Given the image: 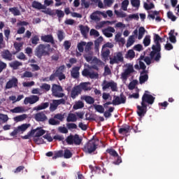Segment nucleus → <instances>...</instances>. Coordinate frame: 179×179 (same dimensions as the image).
I'll return each mask as SVG.
<instances>
[{
  "mask_svg": "<svg viewBox=\"0 0 179 179\" xmlns=\"http://www.w3.org/2000/svg\"><path fill=\"white\" fill-rule=\"evenodd\" d=\"M164 41H166V38L160 37L157 34H154V43H155V45L152 46V51L150 52V57L154 58L155 55H156L155 58V62H159L162 58V53H160L162 45H160V43Z\"/></svg>",
  "mask_w": 179,
  "mask_h": 179,
  "instance_id": "nucleus-1",
  "label": "nucleus"
},
{
  "mask_svg": "<svg viewBox=\"0 0 179 179\" xmlns=\"http://www.w3.org/2000/svg\"><path fill=\"white\" fill-rule=\"evenodd\" d=\"M51 50V45L50 44H39L35 49V55L39 59L43 57L50 56V50Z\"/></svg>",
  "mask_w": 179,
  "mask_h": 179,
  "instance_id": "nucleus-2",
  "label": "nucleus"
},
{
  "mask_svg": "<svg viewBox=\"0 0 179 179\" xmlns=\"http://www.w3.org/2000/svg\"><path fill=\"white\" fill-rule=\"evenodd\" d=\"M97 142H99V139L89 141L87 143L85 144L83 148V152H85V153H88V155L94 153L97 149V146H99Z\"/></svg>",
  "mask_w": 179,
  "mask_h": 179,
  "instance_id": "nucleus-3",
  "label": "nucleus"
},
{
  "mask_svg": "<svg viewBox=\"0 0 179 179\" xmlns=\"http://www.w3.org/2000/svg\"><path fill=\"white\" fill-rule=\"evenodd\" d=\"M62 92H64L62 86L57 84H53L52 85V94L54 97L57 99H62V97H65V94Z\"/></svg>",
  "mask_w": 179,
  "mask_h": 179,
  "instance_id": "nucleus-4",
  "label": "nucleus"
},
{
  "mask_svg": "<svg viewBox=\"0 0 179 179\" xmlns=\"http://www.w3.org/2000/svg\"><path fill=\"white\" fill-rule=\"evenodd\" d=\"M93 45V42L86 43L85 45V52L84 58L87 62H90L93 59V51H92V46Z\"/></svg>",
  "mask_w": 179,
  "mask_h": 179,
  "instance_id": "nucleus-5",
  "label": "nucleus"
},
{
  "mask_svg": "<svg viewBox=\"0 0 179 179\" xmlns=\"http://www.w3.org/2000/svg\"><path fill=\"white\" fill-rule=\"evenodd\" d=\"M67 145H79L82 143V138L79 137V134H75L67 136L66 138Z\"/></svg>",
  "mask_w": 179,
  "mask_h": 179,
  "instance_id": "nucleus-6",
  "label": "nucleus"
},
{
  "mask_svg": "<svg viewBox=\"0 0 179 179\" xmlns=\"http://www.w3.org/2000/svg\"><path fill=\"white\" fill-rule=\"evenodd\" d=\"M127 103V96L124 93H121L120 96L114 95L112 103L113 106H120V104H125Z\"/></svg>",
  "mask_w": 179,
  "mask_h": 179,
  "instance_id": "nucleus-7",
  "label": "nucleus"
},
{
  "mask_svg": "<svg viewBox=\"0 0 179 179\" xmlns=\"http://www.w3.org/2000/svg\"><path fill=\"white\" fill-rule=\"evenodd\" d=\"M155 97L150 94H143L141 98V103L152 106L155 103Z\"/></svg>",
  "mask_w": 179,
  "mask_h": 179,
  "instance_id": "nucleus-8",
  "label": "nucleus"
},
{
  "mask_svg": "<svg viewBox=\"0 0 179 179\" xmlns=\"http://www.w3.org/2000/svg\"><path fill=\"white\" fill-rule=\"evenodd\" d=\"M111 89L112 92H117V83H114V81L111 82H107L106 80H104L102 83V90H107V89Z\"/></svg>",
  "mask_w": 179,
  "mask_h": 179,
  "instance_id": "nucleus-9",
  "label": "nucleus"
},
{
  "mask_svg": "<svg viewBox=\"0 0 179 179\" xmlns=\"http://www.w3.org/2000/svg\"><path fill=\"white\" fill-rule=\"evenodd\" d=\"M120 62H124V56H122V52H117L113 57H110V65H114V64H120Z\"/></svg>",
  "mask_w": 179,
  "mask_h": 179,
  "instance_id": "nucleus-10",
  "label": "nucleus"
},
{
  "mask_svg": "<svg viewBox=\"0 0 179 179\" xmlns=\"http://www.w3.org/2000/svg\"><path fill=\"white\" fill-rule=\"evenodd\" d=\"M135 70L134 69V66L132 64H129L127 68L121 74V79L122 80H127L131 73H134Z\"/></svg>",
  "mask_w": 179,
  "mask_h": 179,
  "instance_id": "nucleus-11",
  "label": "nucleus"
},
{
  "mask_svg": "<svg viewBox=\"0 0 179 179\" xmlns=\"http://www.w3.org/2000/svg\"><path fill=\"white\" fill-rule=\"evenodd\" d=\"M65 70V65H62L59 67H57L56 71L55 72L57 78H58L59 80H64L66 79L65 74L64 73V71Z\"/></svg>",
  "mask_w": 179,
  "mask_h": 179,
  "instance_id": "nucleus-12",
  "label": "nucleus"
},
{
  "mask_svg": "<svg viewBox=\"0 0 179 179\" xmlns=\"http://www.w3.org/2000/svg\"><path fill=\"white\" fill-rule=\"evenodd\" d=\"M146 113H148V104L141 103V106H137V114L138 117H145Z\"/></svg>",
  "mask_w": 179,
  "mask_h": 179,
  "instance_id": "nucleus-13",
  "label": "nucleus"
},
{
  "mask_svg": "<svg viewBox=\"0 0 179 179\" xmlns=\"http://www.w3.org/2000/svg\"><path fill=\"white\" fill-rule=\"evenodd\" d=\"M40 100V97L37 95H32L30 97H26L24 100V104L27 105V104H34L37 103Z\"/></svg>",
  "mask_w": 179,
  "mask_h": 179,
  "instance_id": "nucleus-14",
  "label": "nucleus"
},
{
  "mask_svg": "<svg viewBox=\"0 0 179 179\" xmlns=\"http://www.w3.org/2000/svg\"><path fill=\"white\" fill-rule=\"evenodd\" d=\"M79 94H82V91L78 85H76L72 88L70 96L73 100H75Z\"/></svg>",
  "mask_w": 179,
  "mask_h": 179,
  "instance_id": "nucleus-15",
  "label": "nucleus"
},
{
  "mask_svg": "<svg viewBox=\"0 0 179 179\" xmlns=\"http://www.w3.org/2000/svg\"><path fill=\"white\" fill-rule=\"evenodd\" d=\"M34 119L38 122H45V121H47V120H48L47 115H45V113H44V112H39L35 114Z\"/></svg>",
  "mask_w": 179,
  "mask_h": 179,
  "instance_id": "nucleus-16",
  "label": "nucleus"
},
{
  "mask_svg": "<svg viewBox=\"0 0 179 179\" xmlns=\"http://www.w3.org/2000/svg\"><path fill=\"white\" fill-rule=\"evenodd\" d=\"M131 129H132V127L129 126V124H124L119 129L118 132L120 135H127V134L131 132Z\"/></svg>",
  "mask_w": 179,
  "mask_h": 179,
  "instance_id": "nucleus-17",
  "label": "nucleus"
},
{
  "mask_svg": "<svg viewBox=\"0 0 179 179\" xmlns=\"http://www.w3.org/2000/svg\"><path fill=\"white\" fill-rule=\"evenodd\" d=\"M41 40L43 43H50L52 45L55 44V41H54V36L52 34L44 35L41 37Z\"/></svg>",
  "mask_w": 179,
  "mask_h": 179,
  "instance_id": "nucleus-18",
  "label": "nucleus"
},
{
  "mask_svg": "<svg viewBox=\"0 0 179 179\" xmlns=\"http://www.w3.org/2000/svg\"><path fill=\"white\" fill-rule=\"evenodd\" d=\"M17 78L14 77L6 83V89H12V87H17Z\"/></svg>",
  "mask_w": 179,
  "mask_h": 179,
  "instance_id": "nucleus-19",
  "label": "nucleus"
},
{
  "mask_svg": "<svg viewBox=\"0 0 179 179\" xmlns=\"http://www.w3.org/2000/svg\"><path fill=\"white\" fill-rule=\"evenodd\" d=\"M1 57L6 61H13V55H12L9 50H4L1 52Z\"/></svg>",
  "mask_w": 179,
  "mask_h": 179,
  "instance_id": "nucleus-20",
  "label": "nucleus"
},
{
  "mask_svg": "<svg viewBox=\"0 0 179 179\" xmlns=\"http://www.w3.org/2000/svg\"><path fill=\"white\" fill-rule=\"evenodd\" d=\"M79 71H80V66L73 67L72 70L71 71V78H73V79H78V78H79L80 75V73H79Z\"/></svg>",
  "mask_w": 179,
  "mask_h": 179,
  "instance_id": "nucleus-21",
  "label": "nucleus"
},
{
  "mask_svg": "<svg viewBox=\"0 0 179 179\" xmlns=\"http://www.w3.org/2000/svg\"><path fill=\"white\" fill-rule=\"evenodd\" d=\"M149 73H144V74H142V72L140 73V77H139V83L140 85H143L145 82H148V80L149 79V75H148Z\"/></svg>",
  "mask_w": 179,
  "mask_h": 179,
  "instance_id": "nucleus-22",
  "label": "nucleus"
},
{
  "mask_svg": "<svg viewBox=\"0 0 179 179\" xmlns=\"http://www.w3.org/2000/svg\"><path fill=\"white\" fill-rule=\"evenodd\" d=\"M50 106V103L45 102V103H42L41 105H38V106H35L34 108V110L35 111H40L41 110H45V108H48Z\"/></svg>",
  "mask_w": 179,
  "mask_h": 179,
  "instance_id": "nucleus-23",
  "label": "nucleus"
},
{
  "mask_svg": "<svg viewBox=\"0 0 179 179\" xmlns=\"http://www.w3.org/2000/svg\"><path fill=\"white\" fill-rule=\"evenodd\" d=\"M81 100H85L87 104H94V98L91 96L84 95L81 96Z\"/></svg>",
  "mask_w": 179,
  "mask_h": 179,
  "instance_id": "nucleus-24",
  "label": "nucleus"
},
{
  "mask_svg": "<svg viewBox=\"0 0 179 179\" xmlns=\"http://www.w3.org/2000/svg\"><path fill=\"white\" fill-rule=\"evenodd\" d=\"M103 13L101 11L96 10L94 13H92L90 15V19L91 20H94V22H99L100 20V17H99V15H102Z\"/></svg>",
  "mask_w": 179,
  "mask_h": 179,
  "instance_id": "nucleus-25",
  "label": "nucleus"
},
{
  "mask_svg": "<svg viewBox=\"0 0 179 179\" xmlns=\"http://www.w3.org/2000/svg\"><path fill=\"white\" fill-rule=\"evenodd\" d=\"M31 6L34 8V9H38V10L41 9H45V6H43L41 3L36 1H34L32 2Z\"/></svg>",
  "mask_w": 179,
  "mask_h": 179,
  "instance_id": "nucleus-26",
  "label": "nucleus"
},
{
  "mask_svg": "<svg viewBox=\"0 0 179 179\" xmlns=\"http://www.w3.org/2000/svg\"><path fill=\"white\" fill-rule=\"evenodd\" d=\"M80 30L83 37H86L90 30V28H89L87 26L80 25Z\"/></svg>",
  "mask_w": 179,
  "mask_h": 179,
  "instance_id": "nucleus-27",
  "label": "nucleus"
},
{
  "mask_svg": "<svg viewBox=\"0 0 179 179\" xmlns=\"http://www.w3.org/2000/svg\"><path fill=\"white\" fill-rule=\"evenodd\" d=\"M67 122H76L78 121V117L75 113H69L66 118Z\"/></svg>",
  "mask_w": 179,
  "mask_h": 179,
  "instance_id": "nucleus-28",
  "label": "nucleus"
},
{
  "mask_svg": "<svg viewBox=\"0 0 179 179\" xmlns=\"http://www.w3.org/2000/svg\"><path fill=\"white\" fill-rule=\"evenodd\" d=\"M9 12L13 15V16H20V10L17 7H12L8 9Z\"/></svg>",
  "mask_w": 179,
  "mask_h": 179,
  "instance_id": "nucleus-29",
  "label": "nucleus"
},
{
  "mask_svg": "<svg viewBox=\"0 0 179 179\" xmlns=\"http://www.w3.org/2000/svg\"><path fill=\"white\" fill-rule=\"evenodd\" d=\"M10 68H13V69H19V66H22L23 65V63L19 62V61H14L10 63Z\"/></svg>",
  "mask_w": 179,
  "mask_h": 179,
  "instance_id": "nucleus-30",
  "label": "nucleus"
},
{
  "mask_svg": "<svg viewBox=\"0 0 179 179\" xmlns=\"http://www.w3.org/2000/svg\"><path fill=\"white\" fill-rule=\"evenodd\" d=\"M139 66H140V69L142 70L141 71V75H145V73H149V70H146V65L145 63L141 60H139Z\"/></svg>",
  "mask_w": 179,
  "mask_h": 179,
  "instance_id": "nucleus-31",
  "label": "nucleus"
},
{
  "mask_svg": "<svg viewBox=\"0 0 179 179\" xmlns=\"http://www.w3.org/2000/svg\"><path fill=\"white\" fill-rule=\"evenodd\" d=\"M125 58L127 59H134L135 58V51L132 49L129 50L125 55Z\"/></svg>",
  "mask_w": 179,
  "mask_h": 179,
  "instance_id": "nucleus-32",
  "label": "nucleus"
},
{
  "mask_svg": "<svg viewBox=\"0 0 179 179\" xmlns=\"http://www.w3.org/2000/svg\"><path fill=\"white\" fill-rule=\"evenodd\" d=\"M89 83H81L78 86L79 87L81 92L83 90H90V87H88Z\"/></svg>",
  "mask_w": 179,
  "mask_h": 179,
  "instance_id": "nucleus-33",
  "label": "nucleus"
},
{
  "mask_svg": "<svg viewBox=\"0 0 179 179\" xmlns=\"http://www.w3.org/2000/svg\"><path fill=\"white\" fill-rule=\"evenodd\" d=\"M10 112L14 114L24 113V109L22 106H17V107L14 108L13 109H11Z\"/></svg>",
  "mask_w": 179,
  "mask_h": 179,
  "instance_id": "nucleus-34",
  "label": "nucleus"
},
{
  "mask_svg": "<svg viewBox=\"0 0 179 179\" xmlns=\"http://www.w3.org/2000/svg\"><path fill=\"white\" fill-rule=\"evenodd\" d=\"M101 56L103 59H108L110 57V49H103L101 51Z\"/></svg>",
  "mask_w": 179,
  "mask_h": 179,
  "instance_id": "nucleus-35",
  "label": "nucleus"
},
{
  "mask_svg": "<svg viewBox=\"0 0 179 179\" xmlns=\"http://www.w3.org/2000/svg\"><path fill=\"white\" fill-rule=\"evenodd\" d=\"M83 107H85V103L82 101H78L73 105V108L74 110H79L83 108Z\"/></svg>",
  "mask_w": 179,
  "mask_h": 179,
  "instance_id": "nucleus-36",
  "label": "nucleus"
},
{
  "mask_svg": "<svg viewBox=\"0 0 179 179\" xmlns=\"http://www.w3.org/2000/svg\"><path fill=\"white\" fill-rule=\"evenodd\" d=\"M26 118H27V115L23 114V115H20L15 117L14 120L16 122H20L21 121H24V120H26Z\"/></svg>",
  "mask_w": 179,
  "mask_h": 179,
  "instance_id": "nucleus-37",
  "label": "nucleus"
},
{
  "mask_svg": "<svg viewBox=\"0 0 179 179\" xmlns=\"http://www.w3.org/2000/svg\"><path fill=\"white\" fill-rule=\"evenodd\" d=\"M85 45H86V42L85 41H81L78 43L77 48L79 52H83V51H85Z\"/></svg>",
  "mask_w": 179,
  "mask_h": 179,
  "instance_id": "nucleus-38",
  "label": "nucleus"
},
{
  "mask_svg": "<svg viewBox=\"0 0 179 179\" xmlns=\"http://www.w3.org/2000/svg\"><path fill=\"white\" fill-rule=\"evenodd\" d=\"M57 36L58 38L59 41H62L65 38V33L63 30L57 31Z\"/></svg>",
  "mask_w": 179,
  "mask_h": 179,
  "instance_id": "nucleus-39",
  "label": "nucleus"
},
{
  "mask_svg": "<svg viewBox=\"0 0 179 179\" xmlns=\"http://www.w3.org/2000/svg\"><path fill=\"white\" fill-rule=\"evenodd\" d=\"M131 5L138 10L141 6V0H131Z\"/></svg>",
  "mask_w": 179,
  "mask_h": 179,
  "instance_id": "nucleus-40",
  "label": "nucleus"
},
{
  "mask_svg": "<svg viewBox=\"0 0 179 179\" xmlns=\"http://www.w3.org/2000/svg\"><path fill=\"white\" fill-rule=\"evenodd\" d=\"M106 152H108L110 156H113V157H117L118 156V152L113 148H108Z\"/></svg>",
  "mask_w": 179,
  "mask_h": 179,
  "instance_id": "nucleus-41",
  "label": "nucleus"
},
{
  "mask_svg": "<svg viewBox=\"0 0 179 179\" xmlns=\"http://www.w3.org/2000/svg\"><path fill=\"white\" fill-rule=\"evenodd\" d=\"M145 31H146V29H145V27H141L139 28V29H138V38L139 40H142Z\"/></svg>",
  "mask_w": 179,
  "mask_h": 179,
  "instance_id": "nucleus-42",
  "label": "nucleus"
},
{
  "mask_svg": "<svg viewBox=\"0 0 179 179\" xmlns=\"http://www.w3.org/2000/svg\"><path fill=\"white\" fill-rule=\"evenodd\" d=\"M134 43H135V36L134 35H131L129 37V39L127 42V47H131V45H134Z\"/></svg>",
  "mask_w": 179,
  "mask_h": 179,
  "instance_id": "nucleus-43",
  "label": "nucleus"
},
{
  "mask_svg": "<svg viewBox=\"0 0 179 179\" xmlns=\"http://www.w3.org/2000/svg\"><path fill=\"white\" fill-rule=\"evenodd\" d=\"M155 58H156V55H154V57H153V58H152V57L150 56V57H145L144 58V62H145V64H146L147 65H150V64H152V61H156V60L155 59Z\"/></svg>",
  "mask_w": 179,
  "mask_h": 179,
  "instance_id": "nucleus-44",
  "label": "nucleus"
},
{
  "mask_svg": "<svg viewBox=\"0 0 179 179\" xmlns=\"http://www.w3.org/2000/svg\"><path fill=\"white\" fill-rule=\"evenodd\" d=\"M29 127H30V124H23L17 127L18 131H20V132H24Z\"/></svg>",
  "mask_w": 179,
  "mask_h": 179,
  "instance_id": "nucleus-45",
  "label": "nucleus"
},
{
  "mask_svg": "<svg viewBox=\"0 0 179 179\" xmlns=\"http://www.w3.org/2000/svg\"><path fill=\"white\" fill-rule=\"evenodd\" d=\"M40 41V38L38 36L35 35L31 38V43L33 45H37L38 44V42Z\"/></svg>",
  "mask_w": 179,
  "mask_h": 179,
  "instance_id": "nucleus-46",
  "label": "nucleus"
},
{
  "mask_svg": "<svg viewBox=\"0 0 179 179\" xmlns=\"http://www.w3.org/2000/svg\"><path fill=\"white\" fill-rule=\"evenodd\" d=\"M45 134V130L41 129V127H38V129L36 131L35 134L36 138H40V136H43Z\"/></svg>",
  "mask_w": 179,
  "mask_h": 179,
  "instance_id": "nucleus-47",
  "label": "nucleus"
},
{
  "mask_svg": "<svg viewBox=\"0 0 179 179\" xmlns=\"http://www.w3.org/2000/svg\"><path fill=\"white\" fill-rule=\"evenodd\" d=\"M94 107L96 111L100 113V114H103V113H104V107H103V106L94 104Z\"/></svg>",
  "mask_w": 179,
  "mask_h": 179,
  "instance_id": "nucleus-48",
  "label": "nucleus"
},
{
  "mask_svg": "<svg viewBox=\"0 0 179 179\" xmlns=\"http://www.w3.org/2000/svg\"><path fill=\"white\" fill-rule=\"evenodd\" d=\"M143 43L145 47H149V45H150V36H145L143 41Z\"/></svg>",
  "mask_w": 179,
  "mask_h": 179,
  "instance_id": "nucleus-49",
  "label": "nucleus"
},
{
  "mask_svg": "<svg viewBox=\"0 0 179 179\" xmlns=\"http://www.w3.org/2000/svg\"><path fill=\"white\" fill-rule=\"evenodd\" d=\"M22 47H23V43H14V48L17 52H19L22 50Z\"/></svg>",
  "mask_w": 179,
  "mask_h": 179,
  "instance_id": "nucleus-50",
  "label": "nucleus"
},
{
  "mask_svg": "<svg viewBox=\"0 0 179 179\" xmlns=\"http://www.w3.org/2000/svg\"><path fill=\"white\" fill-rule=\"evenodd\" d=\"M5 47H6V44L5 43V41H3V34L0 33V50L5 48Z\"/></svg>",
  "mask_w": 179,
  "mask_h": 179,
  "instance_id": "nucleus-51",
  "label": "nucleus"
},
{
  "mask_svg": "<svg viewBox=\"0 0 179 179\" xmlns=\"http://www.w3.org/2000/svg\"><path fill=\"white\" fill-rule=\"evenodd\" d=\"M138 85V81L136 80H134L133 81L130 82L128 86L129 90H134L135 89V86Z\"/></svg>",
  "mask_w": 179,
  "mask_h": 179,
  "instance_id": "nucleus-52",
  "label": "nucleus"
},
{
  "mask_svg": "<svg viewBox=\"0 0 179 179\" xmlns=\"http://www.w3.org/2000/svg\"><path fill=\"white\" fill-rule=\"evenodd\" d=\"M58 157H64V150H59L55 153V155L52 157L53 160L58 159Z\"/></svg>",
  "mask_w": 179,
  "mask_h": 179,
  "instance_id": "nucleus-53",
  "label": "nucleus"
},
{
  "mask_svg": "<svg viewBox=\"0 0 179 179\" xmlns=\"http://www.w3.org/2000/svg\"><path fill=\"white\" fill-rule=\"evenodd\" d=\"M63 156L64 159H71V157H72V152H71V150L66 149L64 150Z\"/></svg>",
  "mask_w": 179,
  "mask_h": 179,
  "instance_id": "nucleus-54",
  "label": "nucleus"
},
{
  "mask_svg": "<svg viewBox=\"0 0 179 179\" xmlns=\"http://www.w3.org/2000/svg\"><path fill=\"white\" fill-rule=\"evenodd\" d=\"M128 5H129V0H124L122 2V9L123 10H128Z\"/></svg>",
  "mask_w": 179,
  "mask_h": 179,
  "instance_id": "nucleus-55",
  "label": "nucleus"
},
{
  "mask_svg": "<svg viewBox=\"0 0 179 179\" xmlns=\"http://www.w3.org/2000/svg\"><path fill=\"white\" fill-rule=\"evenodd\" d=\"M155 8V4L153 3L150 2V4L148 3H144V8L145 10H150V9H153Z\"/></svg>",
  "mask_w": 179,
  "mask_h": 179,
  "instance_id": "nucleus-56",
  "label": "nucleus"
},
{
  "mask_svg": "<svg viewBox=\"0 0 179 179\" xmlns=\"http://www.w3.org/2000/svg\"><path fill=\"white\" fill-rule=\"evenodd\" d=\"M48 123L50 125H59L60 122L59 120H55V118H50L48 120Z\"/></svg>",
  "mask_w": 179,
  "mask_h": 179,
  "instance_id": "nucleus-57",
  "label": "nucleus"
},
{
  "mask_svg": "<svg viewBox=\"0 0 179 179\" xmlns=\"http://www.w3.org/2000/svg\"><path fill=\"white\" fill-rule=\"evenodd\" d=\"M81 6L85 9H88L90 6V3L86 0H81Z\"/></svg>",
  "mask_w": 179,
  "mask_h": 179,
  "instance_id": "nucleus-58",
  "label": "nucleus"
},
{
  "mask_svg": "<svg viewBox=\"0 0 179 179\" xmlns=\"http://www.w3.org/2000/svg\"><path fill=\"white\" fill-rule=\"evenodd\" d=\"M58 108V105L57 104V102H55V100L52 101V103H50V111H55Z\"/></svg>",
  "mask_w": 179,
  "mask_h": 179,
  "instance_id": "nucleus-59",
  "label": "nucleus"
},
{
  "mask_svg": "<svg viewBox=\"0 0 179 179\" xmlns=\"http://www.w3.org/2000/svg\"><path fill=\"white\" fill-rule=\"evenodd\" d=\"M66 127L68 129H77L78 125H76L75 123H67Z\"/></svg>",
  "mask_w": 179,
  "mask_h": 179,
  "instance_id": "nucleus-60",
  "label": "nucleus"
},
{
  "mask_svg": "<svg viewBox=\"0 0 179 179\" xmlns=\"http://www.w3.org/2000/svg\"><path fill=\"white\" fill-rule=\"evenodd\" d=\"M167 16L169 19H171V20H172V22H176V20H177V17H176V15H173V13L171 11H169L167 13Z\"/></svg>",
  "mask_w": 179,
  "mask_h": 179,
  "instance_id": "nucleus-61",
  "label": "nucleus"
},
{
  "mask_svg": "<svg viewBox=\"0 0 179 179\" xmlns=\"http://www.w3.org/2000/svg\"><path fill=\"white\" fill-rule=\"evenodd\" d=\"M55 13L57 14V17H59V19H61L62 17H64V16H65V13H64V11L61 10H56Z\"/></svg>",
  "mask_w": 179,
  "mask_h": 179,
  "instance_id": "nucleus-62",
  "label": "nucleus"
},
{
  "mask_svg": "<svg viewBox=\"0 0 179 179\" xmlns=\"http://www.w3.org/2000/svg\"><path fill=\"white\" fill-rule=\"evenodd\" d=\"M90 36H94V37H99L100 36V34L99 33V31L92 29L90 32Z\"/></svg>",
  "mask_w": 179,
  "mask_h": 179,
  "instance_id": "nucleus-63",
  "label": "nucleus"
},
{
  "mask_svg": "<svg viewBox=\"0 0 179 179\" xmlns=\"http://www.w3.org/2000/svg\"><path fill=\"white\" fill-rule=\"evenodd\" d=\"M0 120L3 121V122H8L9 117H8V115L0 113Z\"/></svg>",
  "mask_w": 179,
  "mask_h": 179,
  "instance_id": "nucleus-64",
  "label": "nucleus"
}]
</instances>
